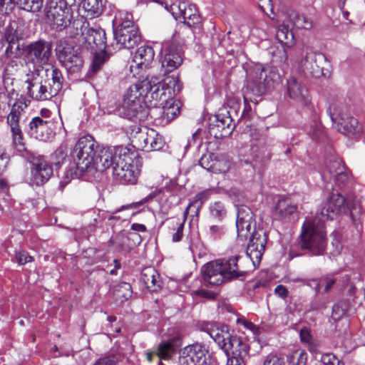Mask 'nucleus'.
Masks as SVG:
<instances>
[{"label": "nucleus", "instance_id": "f257e3e1", "mask_svg": "<svg viewBox=\"0 0 365 365\" xmlns=\"http://www.w3.org/2000/svg\"><path fill=\"white\" fill-rule=\"evenodd\" d=\"M112 149L100 148L91 135L80 138L71 153L75 167L66 172V178H78L91 169L103 172L110 168Z\"/></svg>", "mask_w": 365, "mask_h": 365}, {"label": "nucleus", "instance_id": "f03ea898", "mask_svg": "<svg viewBox=\"0 0 365 365\" xmlns=\"http://www.w3.org/2000/svg\"><path fill=\"white\" fill-rule=\"evenodd\" d=\"M240 255L227 259H217L207 263L202 267L204 281L211 285H220L226 281L243 277L247 271L242 266Z\"/></svg>", "mask_w": 365, "mask_h": 365}, {"label": "nucleus", "instance_id": "7ed1b4c3", "mask_svg": "<svg viewBox=\"0 0 365 365\" xmlns=\"http://www.w3.org/2000/svg\"><path fill=\"white\" fill-rule=\"evenodd\" d=\"M323 219L318 214L308 216L302 227L300 247L311 255H324L327 247V235Z\"/></svg>", "mask_w": 365, "mask_h": 365}, {"label": "nucleus", "instance_id": "20e7f679", "mask_svg": "<svg viewBox=\"0 0 365 365\" xmlns=\"http://www.w3.org/2000/svg\"><path fill=\"white\" fill-rule=\"evenodd\" d=\"M279 76L274 68L265 69L260 66H256L249 74L247 81L246 92L244 96L245 104L249 101H254L250 94L259 97L274 87Z\"/></svg>", "mask_w": 365, "mask_h": 365}, {"label": "nucleus", "instance_id": "39448f33", "mask_svg": "<svg viewBox=\"0 0 365 365\" xmlns=\"http://www.w3.org/2000/svg\"><path fill=\"white\" fill-rule=\"evenodd\" d=\"M110 167L113 168V175L116 180L122 184L134 185L137 182L140 171L133 164L130 154L122 148L112 149Z\"/></svg>", "mask_w": 365, "mask_h": 365}, {"label": "nucleus", "instance_id": "423d86ee", "mask_svg": "<svg viewBox=\"0 0 365 365\" xmlns=\"http://www.w3.org/2000/svg\"><path fill=\"white\" fill-rule=\"evenodd\" d=\"M131 19L132 16L127 14L119 27L114 30V38L108 44V51L116 52L122 48L130 49L140 41L138 28Z\"/></svg>", "mask_w": 365, "mask_h": 365}, {"label": "nucleus", "instance_id": "0eeeda50", "mask_svg": "<svg viewBox=\"0 0 365 365\" xmlns=\"http://www.w3.org/2000/svg\"><path fill=\"white\" fill-rule=\"evenodd\" d=\"M56 56L68 73L79 72L83 66L84 60L80 48L65 40H59L56 47Z\"/></svg>", "mask_w": 365, "mask_h": 365}, {"label": "nucleus", "instance_id": "6e6552de", "mask_svg": "<svg viewBox=\"0 0 365 365\" xmlns=\"http://www.w3.org/2000/svg\"><path fill=\"white\" fill-rule=\"evenodd\" d=\"M67 0H48L45 6L46 21L57 31H62L71 23L73 17Z\"/></svg>", "mask_w": 365, "mask_h": 365}, {"label": "nucleus", "instance_id": "1a4fd4ad", "mask_svg": "<svg viewBox=\"0 0 365 365\" xmlns=\"http://www.w3.org/2000/svg\"><path fill=\"white\" fill-rule=\"evenodd\" d=\"M329 62L327 57L322 53L314 52L308 48L302 53L301 58L298 61L299 69L306 76L319 78L325 76Z\"/></svg>", "mask_w": 365, "mask_h": 365}, {"label": "nucleus", "instance_id": "9d476101", "mask_svg": "<svg viewBox=\"0 0 365 365\" xmlns=\"http://www.w3.org/2000/svg\"><path fill=\"white\" fill-rule=\"evenodd\" d=\"M327 112L333 126L339 132L350 138H356L362 133V126L358 120L346 113L341 111L336 105L330 106Z\"/></svg>", "mask_w": 365, "mask_h": 365}, {"label": "nucleus", "instance_id": "9b49d317", "mask_svg": "<svg viewBox=\"0 0 365 365\" xmlns=\"http://www.w3.org/2000/svg\"><path fill=\"white\" fill-rule=\"evenodd\" d=\"M178 365H218L204 344L195 343L185 346L180 352Z\"/></svg>", "mask_w": 365, "mask_h": 365}, {"label": "nucleus", "instance_id": "f8f14e48", "mask_svg": "<svg viewBox=\"0 0 365 365\" xmlns=\"http://www.w3.org/2000/svg\"><path fill=\"white\" fill-rule=\"evenodd\" d=\"M52 45L50 42L40 39L27 44L25 63L29 68L39 69L47 64L52 53Z\"/></svg>", "mask_w": 365, "mask_h": 365}, {"label": "nucleus", "instance_id": "ddd939ff", "mask_svg": "<svg viewBox=\"0 0 365 365\" xmlns=\"http://www.w3.org/2000/svg\"><path fill=\"white\" fill-rule=\"evenodd\" d=\"M25 83L27 84L26 93L36 101H46L54 97V94L48 86L47 80H43L40 77V70L29 68L26 74Z\"/></svg>", "mask_w": 365, "mask_h": 365}, {"label": "nucleus", "instance_id": "4468645a", "mask_svg": "<svg viewBox=\"0 0 365 365\" xmlns=\"http://www.w3.org/2000/svg\"><path fill=\"white\" fill-rule=\"evenodd\" d=\"M4 37L8 43V46L5 51L6 57L11 58L23 56L25 61L27 44L21 43V41L23 40V36L16 21H12L6 26Z\"/></svg>", "mask_w": 365, "mask_h": 365}, {"label": "nucleus", "instance_id": "2eb2a0df", "mask_svg": "<svg viewBox=\"0 0 365 365\" xmlns=\"http://www.w3.org/2000/svg\"><path fill=\"white\" fill-rule=\"evenodd\" d=\"M235 128L230 111L220 110L219 113L210 119L208 133L215 138L221 139L231 135Z\"/></svg>", "mask_w": 365, "mask_h": 365}, {"label": "nucleus", "instance_id": "dca6fc26", "mask_svg": "<svg viewBox=\"0 0 365 365\" xmlns=\"http://www.w3.org/2000/svg\"><path fill=\"white\" fill-rule=\"evenodd\" d=\"M81 31L82 46L88 51H93L97 48L105 49L108 45L106 44V32L101 27H90L88 24L83 26Z\"/></svg>", "mask_w": 365, "mask_h": 365}, {"label": "nucleus", "instance_id": "f3484780", "mask_svg": "<svg viewBox=\"0 0 365 365\" xmlns=\"http://www.w3.org/2000/svg\"><path fill=\"white\" fill-rule=\"evenodd\" d=\"M171 14L176 20L182 19V22L188 27H193L200 23L199 12L194 4L187 1H180L170 6Z\"/></svg>", "mask_w": 365, "mask_h": 365}, {"label": "nucleus", "instance_id": "a211bd4d", "mask_svg": "<svg viewBox=\"0 0 365 365\" xmlns=\"http://www.w3.org/2000/svg\"><path fill=\"white\" fill-rule=\"evenodd\" d=\"M347 207V200L338 192H331L327 201L322 207L320 212H317L319 217L324 220H333L341 212H345Z\"/></svg>", "mask_w": 365, "mask_h": 365}, {"label": "nucleus", "instance_id": "6ab92c4d", "mask_svg": "<svg viewBox=\"0 0 365 365\" xmlns=\"http://www.w3.org/2000/svg\"><path fill=\"white\" fill-rule=\"evenodd\" d=\"M53 120L33 118L29 124L28 134L36 140L46 142L54 136Z\"/></svg>", "mask_w": 365, "mask_h": 365}, {"label": "nucleus", "instance_id": "aec40b11", "mask_svg": "<svg viewBox=\"0 0 365 365\" xmlns=\"http://www.w3.org/2000/svg\"><path fill=\"white\" fill-rule=\"evenodd\" d=\"M250 237L246 253L255 265L256 263L259 264L262 259L265 250L267 237L265 232L262 230L255 231Z\"/></svg>", "mask_w": 365, "mask_h": 365}, {"label": "nucleus", "instance_id": "412c9836", "mask_svg": "<svg viewBox=\"0 0 365 365\" xmlns=\"http://www.w3.org/2000/svg\"><path fill=\"white\" fill-rule=\"evenodd\" d=\"M52 173L51 166L44 159L35 158L32 161L31 184L43 185L48 181Z\"/></svg>", "mask_w": 365, "mask_h": 365}, {"label": "nucleus", "instance_id": "4be33fe9", "mask_svg": "<svg viewBox=\"0 0 365 365\" xmlns=\"http://www.w3.org/2000/svg\"><path fill=\"white\" fill-rule=\"evenodd\" d=\"M182 61V53L178 46L171 44L164 48L161 63L166 73H170L178 68Z\"/></svg>", "mask_w": 365, "mask_h": 365}, {"label": "nucleus", "instance_id": "5701e85b", "mask_svg": "<svg viewBox=\"0 0 365 365\" xmlns=\"http://www.w3.org/2000/svg\"><path fill=\"white\" fill-rule=\"evenodd\" d=\"M122 108L124 115L130 120L141 122L148 119L150 108L143 101H135L131 103H123Z\"/></svg>", "mask_w": 365, "mask_h": 365}, {"label": "nucleus", "instance_id": "b1692460", "mask_svg": "<svg viewBox=\"0 0 365 365\" xmlns=\"http://www.w3.org/2000/svg\"><path fill=\"white\" fill-rule=\"evenodd\" d=\"M297 210V205L289 198H280L276 204L274 216L277 220L288 222L294 217Z\"/></svg>", "mask_w": 365, "mask_h": 365}, {"label": "nucleus", "instance_id": "393cba45", "mask_svg": "<svg viewBox=\"0 0 365 365\" xmlns=\"http://www.w3.org/2000/svg\"><path fill=\"white\" fill-rule=\"evenodd\" d=\"M249 344L243 341L240 337L233 335L230 341L227 342L225 352L227 356H230V352L232 353V357L246 360L249 357Z\"/></svg>", "mask_w": 365, "mask_h": 365}, {"label": "nucleus", "instance_id": "a878e982", "mask_svg": "<svg viewBox=\"0 0 365 365\" xmlns=\"http://www.w3.org/2000/svg\"><path fill=\"white\" fill-rule=\"evenodd\" d=\"M207 333L211 338L217 344L218 346L225 351L227 342L230 341L233 334L230 331L227 325H212L210 328H207Z\"/></svg>", "mask_w": 365, "mask_h": 365}, {"label": "nucleus", "instance_id": "bb28decb", "mask_svg": "<svg viewBox=\"0 0 365 365\" xmlns=\"http://www.w3.org/2000/svg\"><path fill=\"white\" fill-rule=\"evenodd\" d=\"M287 94L292 100L304 103L308 96V91L300 81L294 78L287 80Z\"/></svg>", "mask_w": 365, "mask_h": 365}, {"label": "nucleus", "instance_id": "cd10ccee", "mask_svg": "<svg viewBox=\"0 0 365 365\" xmlns=\"http://www.w3.org/2000/svg\"><path fill=\"white\" fill-rule=\"evenodd\" d=\"M140 279L147 289L151 292H156L161 287L160 274L153 267H149L143 269Z\"/></svg>", "mask_w": 365, "mask_h": 365}, {"label": "nucleus", "instance_id": "c85d7f7f", "mask_svg": "<svg viewBox=\"0 0 365 365\" xmlns=\"http://www.w3.org/2000/svg\"><path fill=\"white\" fill-rule=\"evenodd\" d=\"M150 130L147 127L141 128L138 125L130 126V138L135 147L146 150Z\"/></svg>", "mask_w": 365, "mask_h": 365}, {"label": "nucleus", "instance_id": "c756f323", "mask_svg": "<svg viewBox=\"0 0 365 365\" xmlns=\"http://www.w3.org/2000/svg\"><path fill=\"white\" fill-rule=\"evenodd\" d=\"M154 56L153 48L150 46L143 45L135 51L133 61L138 67L146 68L153 61Z\"/></svg>", "mask_w": 365, "mask_h": 365}, {"label": "nucleus", "instance_id": "7c9ffc66", "mask_svg": "<svg viewBox=\"0 0 365 365\" xmlns=\"http://www.w3.org/2000/svg\"><path fill=\"white\" fill-rule=\"evenodd\" d=\"M213 192V189H207L197 193L195 196L194 200L185 209L184 215H187L189 212H192L195 215L197 216L203 204L210 198Z\"/></svg>", "mask_w": 365, "mask_h": 365}, {"label": "nucleus", "instance_id": "2f4dec72", "mask_svg": "<svg viewBox=\"0 0 365 365\" xmlns=\"http://www.w3.org/2000/svg\"><path fill=\"white\" fill-rule=\"evenodd\" d=\"M115 52L108 51V45L105 46V49H101L100 51H96L93 53L91 64L90 66V71L95 74L99 71L103 66L108 61L110 56Z\"/></svg>", "mask_w": 365, "mask_h": 365}, {"label": "nucleus", "instance_id": "473e14b6", "mask_svg": "<svg viewBox=\"0 0 365 365\" xmlns=\"http://www.w3.org/2000/svg\"><path fill=\"white\" fill-rule=\"evenodd\" d=\"M345 168L340 158L336 156H331L325 160V168L322 177L324 178L328 177L331 178L336 173L344 170Z\"/></svg>", "mask_w": 365, "mask_h": 365}, {"label": "nucleus", "instance_id": "72a5a7b5", "mask_svg": "<svg viewBox=\"0 0 365 365\" xmlns=\"http://www.w3.org/2000/svg\"><path fill=\"white\" fill-rule=\"evenodd\" d=\"M106 0H83V8L90 18L100 16L104 10Z\"/></svg>", "mask_w": 365, "mask_h": 365}, {"label": "nucleus", "instance_id": "f704fd0d", "mask_svg": "<svg viewBox=\"0 0 365 365\" xmlns=\"http://www.w3.org/2000/svg\"><path fill=\"white\" fill-rule=\"evenodd\" d=\"M12 134V141L14 148L22 155L27 153L24 138L19 125H9Z\"/></svg>", "mask_w": 365, "mask_h": 365}, {"label": "nucleus", "instance_id": "c9c22d12", "mask_svg": "<svg viewBox=\"0 0 365 365\" xmlns=\"http://www.w3.org/2000/svg\"><path fill=\"white\" fill-rule=\"evenodd\" d=\"M288 19L296 29H310L312 27V22L309 19L295 11H291L288 14Z\"/></svg>", "mask_w": 365, "mask_h": 365}, {"label": "nucleus", "instance_id": "e433bc0d", "mask_svg": "<svg viewBox=\"0 0 365 365\" xmlns=\"http://www.w3.org/2000/svg\"><path fill=\"white\" fill-rule=\"evenodd\" d=\"M28 104L25 101L19 100L12 106L11 110L7 117V123L9 125H19V118Z\"/></svg>", "mask_w": 365, "mask_h": 365}, {"label": "nucleus", "instance_id": "4c0bfd02", "mask_svg": "<svg viewBox=\"0 0 365 365\" xmlns=\"http://www.w3.org/2000/svg\"><path fill=\"white\" fill-rule=\"evenodd\" d=\"M143 93L146 96L149 93L152 94V98H154L153 95L157 94L160 88V81L156 77H152L150 79L148 78L136 83Z\"/></svg>", "mask_w": 365, "mask_h": 365}, {"label": "nucleus", "instance_id": "58836bf2", "mask_svg": "<svg viewBox=\"0 0 365 365\" xmlns=\"http://www.w3.org/2000/svg\"><path fill=\"white\" fill-rule=\"evenodd\" d=\"M346 210H349L352 222L358 229L359 225L361 224V207L359 202L356 200L351 201L349 199H347Z\"/></svg>", "mask_w": 365, "mask_h": 365}, {"label": "nucleus", "instance_id": "ea45409f", "mask_svg": "<svg viewBox=\"0 0 365 365\" xmlns=\"http://www.w3.org/2000/svg\"><path fill=\"white\" fill-rule=\"evenodd\" d=\"M165 145L164 139L162 135L154 129H150L148 134V144L146 151L160 150Z\"/></svg>", "mask_w": 365, "mask_h": 365}, {"label": "nucleus", "instance_id": "a19ab883", "mask_svg": "<svg viewBox=\"0 0 365 365\" xmlns=\"http://www.w3.org/2000/svg\"><path fill=\"white\" fill-rule=\"evenodd\" d=\"M51 70L52 84L51 83V80L47 81H48L49 87L51 88L54 96H56L62 88L63 77L61 71L58 68L51 66Z\"/></svg>", "mask_w": 365, "mask_h": 365}, {"label": "nucleus", "instance_id": "79ce46f5", "mask_svg": "<svg viewBox=\"0 0 365 365\" xmlns=\"http://www.w3.org/2000/svg\"><path fill=\"white\" fill-rule=\"evenodd\" d=\"M156 355L160 359H168L175 352V348L173 341H165L160 343L156 349Z\"/></svg>", "mask_w": 365, "mask_h": 365}, {"label": "nucleus", "instance_id": "37998d69", "mask_svg": "<svg viewBox=\"0 0 365 365\" xmlns=\"http://www.w3.org/2000/svg\"><path fill=\"white\" fill-rule=\"evenodd\" d=\"M276 38L277 41L287 46H290L294 43V34L289 31L287 25H281L279 26Z\"/></svg>", "mask_w": 365, "mask_h": 365}, {"label": "nucleus", "instance_id": "c03bdc74", "mask_svg": "<svg viewBox=\"0 0 365 365\" xmlns=\"http://www.w3.org/2000/svg\"><path fill=\"white\" fill-rule=\"evenodd\" d=\"M307 354L304 350L297 349L287 356L288 365H306Z\"/></svg>", "mask_w": 365, "mask_h": 365}, {"label": "nucleus", "instance_id": "a18cd8bd", "mask_svg": "<svg viewBox=\"0 0 365 365\" xmlns=\"http://www.w3.org/2000/svg\"><path fill=\"white\" fill-rule=\"evenodd\" d=\"M114 293L116 297L121 301L128 300L133 294L132 287L129 283L122 282L117 285Z\"/></svg>", "mask_w": 365, "mask_h": 365}, {"label": "nucleus", "instance_id": "49530a36", "mask_svg": "<svg viewBox=\"0 0 365 365\" xmlns=\"http://www.w3.org/2000/svg\"><path fill=\"white\" fill-rule=\"evenodd\" d=\"M144 95L141 93L140 89L138 86L137 84H134L130 86L128 89L127 90L124 98H123V103H131L132 102L135 101H143Z\"/></svg>", "mask_w": 365, "mask_h": 365}, {"label": "nucleus", "instance_id": "de8ad7c7", "mask_svg": "<svg viewBox=\"0 0 365 365\" xmlns=\"http://www.w3.org/2000/svg\"><path fill=\"white\" fill-rule=\"evenodd\" d=\"M210 214L212 218L222 221L227 215V210L223 203L215 202L210 205Z\"/></svg>", "mask_w": 365, "mask_h": 365}, {"label": "nucleus", "instance_id": "09e8293b", "mask_svg": "<svg viewBox=\"0 0 365 365\" xmlns=\"http://www.w3.org/2000/svg\"><path fill=\"white\" fill-rule=\"evenodd\" d=\"M254 221H245L241 222H236L237 237L241 240H246L248 237L251 236V230Z\"/></svg>", "mask_w": 365, "mask_h": 365}, {"label": "nucleus", "instance_id": "8fccbe9b", "mask_svg": "<svg viewBox=\"0 0 365 365\" xmlns=\"http://www.w3.org/2000/svg\"><path fill=\"white\" fill-rule=\"evenodd\" d=\"M16 4L24 10L31 12L38 11L42 7V0H16Z\"/></svg>", "mask_w": 365, "mask_h": 365}, {"label": "nucleus", "instance_id": "3c124183", "mask_svg": "<svg viewBox=\"0 0 365 365\" xmlns=\"http://www.w3.org/2000/svg\"><path fill=\"white\" fill-rule=\"evenodd\" d=\"M336 283V279L333 277H322L317 283L314 287L316 293H319L323 288L324 292L327 293L333 287Z\"/></svg>", "mask_w": 365, "mask_h": 365}, {"label": "nucleus", "instance_id": "603ef678", "mask_svg": "<svg viewBox=\"0 0 365 365\" xmlns=\"http://www.w3.org/2000/svg\"><path fill=\"white\" fill-rule=\"evenodd\" d=\"M187 216V215H184V219L182 221L178 218L171 219L172 225L177 227L176 232L173 233L172 236V240L175 242H179L182 240L183 236L185 222L186 220Z\"/></svg>", "mask_w": 365, "mask_h": 365}, {"label": "nucleus", "instance_id": "864d4df0", "mask_svg": "<svg viewBox=\"0 0 365 365\" xmlns=\"http://www.w3.org/2000/svg\"><path fill=\"white\" fill-rule=\"evenodd\" d=\"M168 88L173 90V95L179 94L182 89V83L178 76H168L164 80Z\"/></svg>", "mask_w": 365, "mask_h": 365}, {"label": "nucleus", "instance_id": "5fc2aeb1", "mask_svg": "<svg viewBox=\"0 0 365 365\" xmlns=\"http://www.w3.org/2000/svg\"><path fill=\"white\" fill-rule=\"evenodd\" d=\"M68 149L66 145H61L54 152L53 155V163L57 168L66 160L68 155Z\"/></svg>", "mask_w": 365, "mask_h": 365}, {"label": "nucleus", "instance_id": "6e6d98bb", "mask_svg": "<svg viewBox=\"0 0 365 365\" xmlns=\"http://www.w3.org/2000/svg\"><path fill=\"white\" fill-rule=\"evenodd\" d=\"M308 133L314 140H320L324 133V129L321 122L317 119L314 120L310 125Z\"/></svg>", "mask_w": 365, "mask_h": 365}, {"label": "nucleus", "instance_id": "4d7b16f0", "mask_svg": "<svg viewBox=\"0 0 365 365\" xmlns=\"http://www.w3.org/2000/svg\"><path fill=\"white\" fill-rule=\"evenodd\" d=\"M254 221L253 214L252 210L247 206H241L237 210V221L236 222H241L245 221Z\"/></svg>", "mask_w": 365, "mask_h": 365}, {"label": "nucleus", "instance_id": "13d9d810", "mask_svg": "<svg viewBox=\"0 0 365 365\" xmlns=\"http://www.w3.org/2000/svg\"><path fill=\"white\" fill-rule=\"evenodd\" d=\"M225 232L226 230L223 225H211L207 230V235L213 240L221 238Z\"/></svg>", "mask_w": 365, "mask_h": 365}, {"label": "nucleus", "instance_id": "bf43d9fd", "mask_svg": "<svg viewBox=\"0 0 365 365\" xmlns=\"http://www.w3.org/2000/svg\"><path fill=\"white\" fill-rule=\"evenodd\" d=\"M229 163L224 159H217L215 158L212 168L210 172L215 173H225L229 169Z\"/></svg>", "mask_w": 365, "mask_h": 365}, {"label": "nucleus", "instance_id": "052dcab7", "mask_svg": "<svg viewBox=\"0 0 365 365\" xmlns=\"http://www.w3.org/2000/svg\"><path fill=\"white\" fill-rule=\"evenodd\" d=\"M163 192L165 190L170 193L171 195H178L181 190L182 186L178 185L175 180H169L168 182H165V186L163 187Z\"/></svg>", "mask_w": 365, "mask_h": 365}, {"label": "nucleus", "instance_id": "680f3d73", "mask_svg": "<svg viewBox=\"0 0 365 365\" xmlns=\"http://www.w3.org/2000/svg\"><path fill=\"white\" fill-rule=\"evenodd\" d=\"M215 156L213 153L204 154L200 159V165L205 169L210 171L213 166Z\"/></svg>", "mask_w": 365, "mask_h": 365}, {"label": "nucleus", "instance_id": "e2e57ef3", "mask_svg": "<svg viewBox=\"0 0 365 365\" xmlns=\"http://www.w3.org/2000/svg\"><path fill=\"white\" fill-rule=\"evenodd\" d=\"M263 365H284V360L281 356L269 354L264 358Z\"/></svg>", "mask_w": 365, "mask_h": 365}, {"label": "nucleus", "instance_id": "0e129e2a", "mask_svg": "<svg viewBox=\"0 0 365 365\" xmlns=\"http://www.w3.org/2000/svg\"><path fill=\"white\" fill-rule=\"evenodd\" d=\"M334 180L339 186L344 185L349 180V174L345 168L344 170H341L336 173L333 177Z\"/></svg>", "mask_w": 365, "mask_h": 365}, {"label": "nucleus", "instance_id": "69168bd1", "mask_svg": "<svg viewBox=\"0 0 365 365\" xmlns=\"http://www.w3.org/2000/svg\"><path fill=\"white\" fill-rule=\"evenodd\" d=\"M321 361L324 365H344L339 359L336 358L335 355L331 353L324 354L322 356Z\"/></svg>", "mask_w": 365, "mask_h": 365}, {"label": "nucleus", "instance_id": "338daca9", "mask_svg": "<svg viewBox=\"0 0 365 365\" xmlns=\"http://www.w3.org/2000/svg\"><path fill=\"white\" fill-rule=\"evenodd\" d=\"M162 193H163V188H155L153 191H152L148 195H147L143 200H141L139 202H134L133 204H135L136 207H138L139 205H141L143 203H145L153 199L159 197Z\"/></svg>", "mask_w": 365, "mask_h": 365}, {"label": "nucleus", "instance_id": "774afa93", "mask_svg": "<svg viewBox=\"0 0 365 365\" xmlns=\"http://www.w3.org/2000/svg\"><path fill=\"white\" fill-rule=\"evenodd\" d=\"M15 257L17 262L21 265L31 262L34 260L33 257L29 255L26 251L16 252Z\"/></svg>", "mask_w": 365, "mask_h": 365}]
</instances>
